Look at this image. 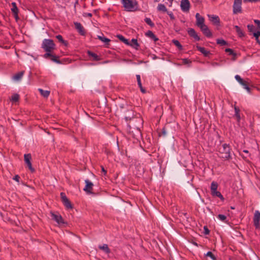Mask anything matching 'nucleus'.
<instances>
[{
  "label": "nucleus",
  "instance_id": "cd10ccee",
  "mask_svg": "<svg viewBox=\"0 0 260 260\" xmlns=\"http://www.w3.org/2000/svg\"><path fill=\"white\" fill-rule=\"evenodd\" d=\"M157 9L159 11L166 12L167 11L166 7L164 4H159L157 6Z\"/></svg>",
  "mask_w": 260,
  "mask_h": 260
},
{
  "label": "nucleus",
  "instance_id": "c9c22d12",
  "mask_svg": "<svg viewBox=\"0 0 260 260\" xmlns=\"http://www.w3.org/2000/svg\"><path fill=\"white\" fill-rule=\"evenodd\" d=\"M217 43L221 45H224L226 44V42L222 39H218L217 40Z\"/></svg>",
  "mask_w": 260,
  "mask_h": 260
},
{
  "label": "nucleus",
  "instance_id": "f257e3e1",
  "mask_svg": "<svg viewBox=\"0 0 260 260\" xmlns=\"http://www.w3.org/2000/svg\"><path fill=\"white\" fill-rule=\"evenodd\" d=\"M124 10L128 12H135L139 9L138 3L136 0H121Z\"/></svg>",
  "mask_w": 260,
  "mask_h": 260
},
{
  "label": "nucleus",
  "instance_id": "49530a36",
  "mask_svg": "<svg viewBox=\"0 0 260 260\" xmlns=\"http://www.w3.org/2000/svg\"><path fill=\"white\" fill-rule=\"evenodd\" d=\"M204 231H205V234H209V231L208 230V229H207V228L206 226H204Z\"/></svg>",
  "mask_w": 260,
  "mask_h": 260
},
{
  "label": "nucleus",
  "instance_id": "09e8293b",
  "mask_svg": "<svg viewBox=\"0 0 260 260\" xmlns=\"http://www.w3.org/2000/svg\"><path fill=\"white\" fill-rule=\"evenodd\" d=\"M19 176L18 175H16L14 176L13 179L17 182L19 181Z\"/></svg>",
  "mask_w": 260,
  "mask_h": 260
},
{
  "label": "nucleus",
  "instance_id": "79ce46f5",
  "mask_svg": "<svg viewBox=\"0 0 260 260\" xmlns=\"http://www.w3.org/2000/svg\"><path fill=\"white\" fill-rule=\"evenodd\" d=\"M167 13L169 15V16L170 17V18L171 19L173 20V19H175V17H174L173 14L172 13V12H168Z\"/></svg>",
  "mask_w": 260,
  "mask_h": 260
},
{
  "label": "nucleus",
  "instance_id": "9b49d317",
  "mask_svg": "<svg viewBox=\"0 0 260 260\" xmlns=\"http://www.w3.org/2000/svg\"><path fill=\"white\" fill-rule=\"evenodd\" d=\"M208 17L209 20L215 25L218 26L219 25V17L214 15L208 14Z\"/></svg>",
  "mask_w": 260,
  "mask_h": 260
},
{
  "label": "nucleus",
  "instance_id": "72a5a7b5",
  "mask_svg": "<svg viewBox=\"0 0 260 260\" xmlns=\"http://www.w3.org/2000/svg\"><path fill=\"white\" fill-rule=\"evenodd\" d=\"M145 21L146 22V23L147 24H149L150 26H153L154 25V24L151 21V19L150 18H146L145 19Z\"/></svg>",
  "mask_w": 260,
  "mask_h": 260
},
{
  "label": "nucleus",
  "instance_id": "6ab92c4d",
  "mask_svg": "<svg viewBox=\"0 0 260 260\" xmlns=\"http://www.w3.org/2000/svg\"><path fill=\"white\" fill-rule=\"evenodd\" d=\"M232 56L231 59L232 60H235L238 56V54L232 49L229 48V56Z\"/></svg>",
  "mask_w": 260,
  "mask_h": 260
},
{
  "label": "nucleus",
  "instance_id": "423d86ee",
  "mask_svg": "<svg viewBox=\"0 0 260 260\" xmlns=\"http://www.w3.org/2000/svg\"><path fill=\"white\" fill-rule=\"evenodd\" d=\"M190 3L188 0H181L180 7L184 12H188L190 9Z\"/></svg>",
  "mask_w": 260,
  "mask_h": 260
},
{
  "label": "nucleus",
  "instance_id": "a19ab883",
  "mask_svg": "<svg viewBox=\"0 0 260 260\" xmlns=\"http://www.w3.org/2000/svg\"><path fill=\"white\" fill-rule=\"evenodd\" d=\"M56 38L58 40V41H60V42H62V43H64V40H63V38H62V36H60V35H57V36H56Z\"/></svg>",
  "mask_w": 260,
  "mask_h": 260
},
{
  "label": "nucleus",
  "instance_id": "4c0bfd02",
  "mask_svg": "<svg viewBox=\"0 0 260 260\" xmlns=\"http://www.w3.org/2000/svg\"><path fill=\"white\" fill-rule=\"evenodd\" d=\"M173 43L179 48H180V49L182 48V46H181V45L180 44V43H179V42L178 41H177V40H173Z\"/></svg>",
  "mask_w": 260,
  "mask_h": 260
},
{
  "label": "nucleus",
  "instance_id": "c03bdc74",
  "mask_svg": "<svg viewBox=\"0 0 260 260\" xmlns=\"http://www.w3.org/2000/svg\"><path fill=\"white\" fill-rule=\"evenodd\" d=\"M260 0H244V2H250V3H255L259 1Z\"/></svg>",
  "mask_w": 260,
  "mask_h": 260
},
{
  "label": "nucleus",
  "instance_id": "c85d7f7f",
  "mask_svg": "<svg viewBox=\"0 0 260 260\" xmlns=\"http://www.w3.org/2000/svg\"><path fill=\"white\" fill-rule=\"evenodd\" d=\"M19 99V95L18 94H14L12 95L11 101L12 102H17Z\"/></svg>",
  "mask_w": 260,
  "mask_h": 260
},
{
  "label": "nucleus",
  "instance_id": "8fccbe9b",
  "mask_svg": "<svg viewBox=\"0 0 260 260\" xmlns=\"http://www.w3.org/2000/svg\"><path fill=\"white\" fill-rule=\"evenodd\" d=\"M121 38H122L123 39V42L125 43V44H127L128 45H129V42L127 40L125 39L124 38V37L123 36H121Z\"/></svg>",
  "mask_w": 260,
  "mask_h": 260
},
{
  "label": "nucleus",
  "instance_id": "0eeeda50",
  "mask_svg": "<svg viewBox=\"0 0 260 260\" xmlns=\"http://www.w3.org/2000/svg\"><path fill=\"white\" fill-rule=\"evenodd\" d=\"M24 158L25 163L28 166V169L30 170V171L31 172H34L35 171V169L32 168L31 163L30 161V160L31 159V155L30 154H25L24 155Z\"/></svg>",
  "mask_w": 260,
  "mask_h": 260
},
{
  "label": "nucleus",
  "instance_id": "a211bd4d",
  "mask_svg": "<svg viewBox=\"0 0 260 260\" xmlns=\"http://www.w3.org/2000/svg\"><path fill=\"white\" fill-rule=\"evenodd\" d=\"M74 24L76 28L78 30L79 32L82 35H84V30L81 24L79 22H75Z\"/></svg>",
  "mask_w": 260,
  "mask_h": 260
},
{
  "label": "nucleus",
  "instance_id": "a878e982",
  "mask_svg": "<svg viewBox=\"0 0 260 260\" xmlns=\"http://www.w3.org/2000/svg\"><path fill=\"white\" fill-rule=\"evenodd\" d=\"M88 54L89 55V56L93 57V59L94 60H99L100 59V57L96 54L93 52L88 51Z\"/></svg>",
  "mask_w": 260,
  "mask_h": 260
},
{
  "label": "nucleus",
  "instance_id": "f8f14e48",
  "mask_svg": "<svg viewBox=\"0 0 260 260\" xmlns=\"http://www.w3.org/2000/svg\"><path fill=\"white\" fill-rule=\"evenodd\" d=\"M86 185L84 188V190L88 193H91L92 187L93 186V183L88 180H85Z\"/></svg>",
  "mask_w": 260,
  "mask_h": 260
},
{
  "label": "nucleus",
  "instance_id": "5fc2aeb1",
  "mask_svg": "<svg viewBox=\"0 0 260 260\" xmlns=\"http://www.w3.org/2000/svg\"><path fill=\"white\" fill-rule=\"evenodd\" d=\"M225 51L228 52V48L225 49Z\"/></svg>",
  "mask_w": 260,
  "mask_h": 260
},
{
  "label": "nucleus",
  "instance_id": "2f4dec72",
  "mask_svg": "<svg viewBox=\"0 0 260 260\" xmlns=\"http://www.w3.org/2000/svg\"><path fill=\"white\" fill-rule=\"evenodd\" d=\"M247 28H248V30H249V31H250V32H253L255 30V27L252 24H248L247 25Z\"/></svg>",
  "mask_w": 260,
  "mask_h": 260
},
{
  "label": "nucleus",
  "instance_id": "20e7f679",
  "mask_svg": "<svg viewBox=\"0 0 260 260\" xmlns=\"http://www.w3.org/2000/svg\"><path fill=\"white\" fill-rule=\"evenodd\" d=\"M242 0H235L233 6V13L237 14L242 12Z\"/></svg>",
  "mask_w": 260,
  "mask_h": 260
},
{
  "label": "nucleus",
  "instance_id": "58836bf2",
  "mask_svg": "<svg viewBox=\"0 0 260 260\" xmlns=\"http://www.w3.org/2000/svg\"><path fill=\"white\" fill-rule=\"evenodd\" d=\"M182 63L184 64H188L191 62V61L189 60H188L186 58L182 59Z\"/></svg>",
  "mask_w": 260,
  "mask_h": 260
},
{
  "label": "nucleus",
  "instance_id": "39448f33",
  "mask_svg": "<svg viewBox=\"0 0 260 260\" xmlns=\"http://www.w3.org/2000/svg\"><path fill=\"white\" fill-rule=\"evenodd\" d=\"M236 80L241 85L243 86V88L245 89L248 92H250V88L249 87V84L248 82L244 80L243 79L241 78V77L237 75L235 77Z\"/></svg>",
  "mask_w": 260,
  "mask_h": 260
},
{
  "label": "nucleus",
  "instance_id": "f704fd0d",
  "mask_svg": "<svg viewBox=\"0 0 260 260\" xmlns=\"http://www.w3.org/2000/svg\"><path fill=\"white\" fill-rule=\"evenodd\" d=\"M253 36L255 38L256 41H258V38L260 36V31H257L253 32Z\"/></svg>",
  "mask_w": 260,
  "mask_h": 260
},
{
  "label": "nucleus",
  "instance_id": "7c9ffc66",
  "mask_svg": "<svg viewBox=\"0 0 260 260\" xmlns=\"http://www.w3.org/2000/svg\"><path fill=\"white\" fill-rule=\"evenodd\" d=\"M205 255L209 257L212 260H216L215 256L210 251L208 252Z\"/></svg>",
  "mask_w": 260,
  "mask_h": 260
},
{
  "label": "nucleus",
  "instance_id": "864d4df0",
  "mask_svg": "<svg viewBox=\"0 0 260 260\" xmlns=\"http://www.w3.org/2000/svg\"><path fill=\"white\" fill-rule=\"evenodd\" d=\"M243 152L246 153H248V151L246 150H243Z\"/></svg>",
  "mask_w": 260,
  "mask_h": 260
},
{
  "label": "nucleus",
  "instance_id": "de8ad7c7",
  "mask_svg": "<svg viewBox=\"0 0 260 260\" xmlns=\"http://www.w3.org/2000/svg\"><path fill=\"white\" fill-rule=\"evenodd\" d=\"M102 173L103 174V175H104V176L106 175L107 172L105 170V169L103 167H102Z\"/></svg>",
  "mask_w": 260,
  "mask_h": 260
},
{
  "label": "nucleus",
  "instance_id": "dca6fc26",
  "mask_svg": "<svg viewBox=\"0 0 260 260\" xmlns=\"http://www.w3.org/2000/svg\"><path fill=\"white\" fill-rule=\"evenodd\" d=\"M200 29L207 37H210L212 36V33L206 25L203 26V27H202Z\"/></svg>",
  "mask_w": 260,
  "mask_h": 260
},
{
  "label": "nucleus",
  "instance_id": "bb28decb",
  "mask_svg": "<svg viewBox=\"0 0 260 260\" xmlns=\"http://www.w3.org/2000/svg\"><path fill=\"white\" fill-rule=\"evenodd\" d=\"M146 35L151 39H153L155 41L158 40V39L156 37L154 34L151 31H148Z\"/></svg>",
  "mask_w": 260,
  "mask_h": 260
},
{
  "label": "nucleus",
  "instance_id": "c756f323",
  "mask_svg": "<svg viewBox=\"0 0 260 260\" xmlns=\"http://www.w3.org/2000/svg\"><path fill=\"white\" fill-rule=\"evenodd\" d=\"M98 38L102 41L103 42L107 44L110 42V40L108 38H105L104 36H98Z\"/></svg>",
  "mask_w": 260,
  "mask_h": 260
},
{
  "label": "nucleus",
  "instance_id": "1a4fd4ad",
  "mask_svg": "<svg viewBox=\"0 0 260 260\" xmlns=\"http://www.w3.org/2000/svg\"><path fill=\"white\" fill-rule=\"evenodd\" d=\"M253 224L256 229L259 228V220H260V212L256 210L254 212L253 217Z\"/></svg>",
  "mask_w": 260,
  "mask_h": 260
},
{
  "label": "nucleus",
  "instance_id": "5701e85b",
  "mask_svg": "<svg viewBox=\"0 0 260 260\" xmlns=\"http://www.w3.org/2000/svg\"><path fill=\"white\" fill-rule=\"evenodd\" d=\"M129 45L131 46L132 47H133V48H134L135 49H137L139 46V44L138 43L137 40L135 39H133L129 42Z\"/></svg>",
  "mask_w": 260,
  "mask_h": 260
},
{
  "label": "nucleus",
  "instance_id": "4be33fe9",
  "mask_svg": "<svg viewBox=\"0 0 260 260\" xmlns=\"http://www.w3.org/2000/svg\"><path fill=\"white\" fill-rule=\"evenodd\" d=\"M236 31L237 33L238 36L240 38L244 36V33L243 30L237 25L234 26Z\"/></svg>",
  "mask_w": 260,
  "mask_h": 260
},
{
  "label": "nucleus",
  "instance_id": "ddd939ff",
  "mask_svg": "<svg viewBox=\"0 0 260 260\" xmlns=\"http://www.w3.org/2000/svg\"><path fill=\"white\" fill-rule=\"evenodd\" d=\"M188 34L189 35L192 37L195 40L199 41L200 40V37L198 35L194 29L189 28L188 30Z\"/></svg>",
  "mask_w": 260,
  "mask_h": 260
},
{
  "label": "nucleus",
  "instance_id": "f03ea898",
  "mask_svg": "<svg viewBox=\"0 0 260 260\" xmlns=\"http://www.w3.org/2000/svg\"><path fill=\"white\" fill-rule=\"evenodd\" d=\"M42 48L46 52H51L55 48V44L53 41L50 39H45L42 43Z\"/></svg>",
  "mask_w": 260,
  "mask_h": 260
},
{
  "label": "nucleus",
  "instance_id": "4468645a",
  "mask_svg": "<svg viewBox=\"0 0 260 260\" xmlns=\"http://www.w3.org/2000/svg\"><path fill=\"white\" fill-rule=\"evenodd\" d=\"M51 217L58 224L63 223V219L60 215L52 213Z\"/></svg>",
  "mask_w": 260,
  "mask_h": 260
},
{
  "label": "nucleus",
  "instance_id": "ea45409f",
  "mask_svg": "<svg viewBox=\"0 0 260 260\" xmlns=\"http://www.w3.org/2000/svg\"><path fill=\"white\" fill-rule=\"evenodd\" d=\"M254 22L255 23V24L257 25L258 28L260 30V20L255 19V20H254Z\"/></svg>",
  "mask_w": 260,
  "mask_h": 260
},
{
  "label": "nucleus",
  "instance_id": "aec40b11",
  "mask_svg": "<svg viewBox=\"0 0 260 260\" xmlns=\"http://www.w3.org/2000/svg\"><path fill=\"white\" fill-rule=\"evenodd\" d=\"M235 109V115L234 116L236 117V119L238 121H239L240 120V109L238 107H236L235 106L234 107Z\"/></svg>",
  "mask_w": 260,
  "mask_h": 260
},
{
  "label": "nucleus",
  "instance_id": "b1692460",
  "mask_svg": "<svg viewBox=\"0 0 260 260\" xmlns=\"http://www.w3.org/2000/svg\"><path fill=\"white\" fill-rule=\"evenodd\" d=\"M38 90L40 91L41 94L44 98H47L49 95V94H50L49 91L44 90L41 88H39Z\"/></svg>",
  "mask_w": 260,
  "mask_h": 260
},
{
  "label": "nucleus",
  "instance_id": "2eb2a0df",
  "mask_svg": "<svg viewBox=\"0 0 260 260\" xmlns=\"http://www.w3.org/2000/svg\"><path fill=\"white\" fill-rule=\"evenodd\" d=\"M11 11L14 14L15 18L17 19L18 18V9L16 6V4L15 2H13L12 3V8Z\"/></svg>",
  "mask_w": 260,
  "mask_h": 260
},
{
  "label": "nucleus",
  "instance_id": "f3484780",
  "mask_svg": "<svg viewBox=\"0 0 260 260\" xmlns=\"http://www.w3.org/2000/svg\"><path fill=\"white\" fill-rule=\"evenodd\" d=\"M197 49L201 52L205 56H208L210 53L209 51L207 50L205 48L197 45Z\"/></svg>",
  "mask_w": 260,
  "mask_h": 260
},
{
  "label": "nucleus",
  "instance_id": "603ef678",
  "mask_svg": "<svg viewBox=\"0 0 260 260\" xmlns=\"http://www.w3.org/2000/svg\"><path fill=\"white\" fill-rule=\"evenodd\" d=\"M122 36H119V38L123 42V39L121 38Z\"/></svg>",
  "mask_w": 260,
  "mask_h": 260
},
{
  "label": "nucleus",
  "instance_id": "e433bc0d",
  "mask_svg": "<svg viewBox=\"0 0 260 260\" xmlns=\"http://www.w3.org/2000/svg\"><path fill=\"white\" fill-rule=\"evenodd\" d=\"M136 77H137V80L138 84L139 87H142V84H141V82L140 76L139 75H137L136 76Z\"/></svg>",
  "mask_w": 260,
  "mask_h": 260
},
{
  "label": "nucleus",
  "instance_id": "7ed1b4c3",
  "mask_svg": "<svg viewBox=\"0 0 260 260\" xmlns=\"http://www.w3.org/2000/svg\"><path fill=\"white\" fill-rule=\"evenodd\" d=\"M218 184L215 182H212L211 185V191L213 196L217 197L223 200V197L220 192L217 190Z\"/></svg>",
  "mask_w": 260,
  "mask_h": 260
},
{
  "label": "nucleus",
  "instance_id": "6e6552de",
  "mask_svg": "<svg viewBox=\"0 0 260 260\" xmlns=\"http://www.w3.org/2000/svg\"><path fill=\"white\" fill-rule=\"evenodd\" d=\"M196 18L197 20L196 24L197 25L200 27V28L203 27V26H205L206 25L204 23L205 19L203 17L201 16L199 13H197L196 14Z\"/></svg>",
  "mask_w": 260,
  "mask_h": 260
},
{
  "label": "nucleus",
  "instance_id": "412c9836",
  "mask_svg": "<svg viewBox=\"0 0 260 260\" xmlns=\"http://www.w3.org/2000/svg\"><path fill=\"white\" fill-rule=\"evenodd\" d=\"M23 74H24V72H20L16 74V75H15L13 77V79L14 80L16 81H19L22 78V76H23Z\"/></svg>",
  "mask_w": 260,
  "mask_h": 260
},
{
  "label": "nucleus",
  "instance_id": "a18cd8bd",
  "mask_svg": "<svg viewBox=\"0 0 260 260\" xmlns=\"http://www.w3.org/2000/svg\"><path fill=\"white\" fill-rule=\"evenodd\" d=\"M51 60L54 62H58V61L57 60L56 57L53 55L51 56Z\"/></svg>",
  "mask_w": 260,
  "mask_h": 260
},
{
  "label": "nucleus",
  "instance_id": "37998d69",
  "mask_svg": "<svg viewBox=\"0 0 260 260\" xmlns=\"http://www.w3.org/2000/svg\"><path fill=\"white\" fill-rule=\"evenodd\" d=\"M50 52H47V53L44 54V57L47 58L48 57H51L52 54Z\"/></svg>",
  "mask_w": 260,
  "mask_h": 260
},
{
  "label": "nucleus",
  "instance_id": "6e6d98bb",
  "mask_svg": "<svg viewBox=\"0 0 260 260\" xmlns=\"http://www.w3.org/2000/svg\"><path fill=\"white\" fill-rule=\"evenodd\" d=\"M257 43H258L259 44H260V42H259V40H258V41H257Z\"/></svg>",
  "mask_w": 260,
  "mask_h": 260
},
{
  "label": "nucleus",
  "instance_id": "4d7b16f0",
  "mask_svg": "<svg viewBox=\"0 0 260 260\" xmlns=\"http://www.w3.org/2000/svg\"><path fill=\"white\" fill-rule=\"evenodd\" d=\"M88 16H91V14H88Z\"/></svg>",
  "mask_w": 260,
  "mask_h": 260
},
{
  "label": "nucleus",
  "instance_id": "393cba45",
  "mask_svg": "<svg viewBox=\"0 0 260 260\" xmlns=\"http://www.w3.org/2000/svg\"><path fill=\"white\" fill-rule=\"evenodd\" d=\"M99 248L103 250L106 253H109L110 252V250L109 248H108V246L107 244H104L102 246H100Z\"/></svg>",
  "mask_w": 260,
  "mask_h": 260
},
{
  "label": "nucleus",
  "instance_id": "473e14b6",
  "mask_svg": "<svg viewBox=\"0 0 260 260\" xmlns=\"http://www.w3.org/2000/svg\"><path fill=\"white\" fill-rule=\"evenodd\" d=\"M217 218L222 221H224L225 220L226 217V216H225L224 215L219 214L217 216Z\"/></svg>",
  "mask_w": 260,
  "mask_h": 260
},
{
  "label": "nucleus",
  "instance_id": "3c124183",
  "mask_svg": "<svg viewBox=\"0 0 260 260\" xmlns=\"http://www.w3.org/2000/svg\"><path fill=\"white\" fill-rule=\"evenodd\" d=\"M140 89H141V90L142 92L144 93L145 91V90L143 88V87H140Z\"/></svg>",
  "mask_w": 260,
  "mask_h": 260
},
{
  "label": "nucleus",
  "instance_id": "9d476101",
  "mask_svg": "<svg viewBox=\"0 0 260 260\" xmlns=\"http://www.w3.org/2000/svg\"><path fill=\"white\" fill-rule=\"evenodd\" d=\"M60 197L62 202L66 207L68 209H72V206L67 197L66 196L65 194L63 192H61L60 193Z\"/></svg>",
  "mask_w": 260,
  "mask_h": 260
}]
</instances>
